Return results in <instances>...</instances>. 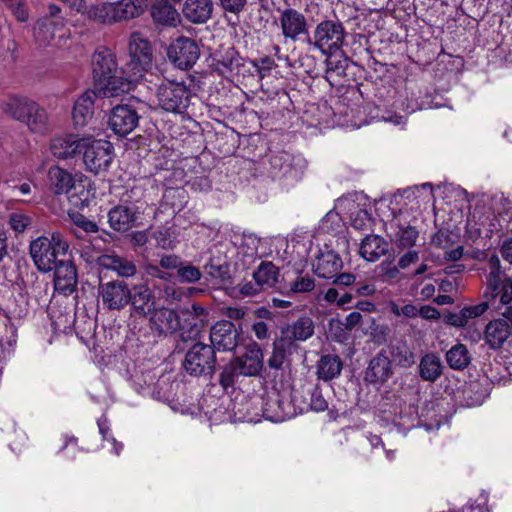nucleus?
<instances>
[{"instance_id":"nucleus-1","label":"nucleus","mask_w":512,"mask_h":512,"mask_svg":"<svg viewBox=\"0 0 512 512\" xmlns=\"http://www.w3.org/2000/svg\"><path fill=\"white\" fill-rule=\"evenodd\" d=\"M0 107L7 116L25 124L31 133L44 135L51 130L46 110L33 100L13 97Z\"/></svg>"},{"instance_id":"nucleus-2","label":"nucleus","mask_w":512,"mask_h":512,"mask_svg":"<svg viewBox=\"0 0 512 512\" xmlns=\"http://www.w3.org/2000/svg\"><path fill=\"white\" fill-rule=\"evenodd\" d=\"M69 243L60 232H53L51 238L40 236L30 243V256L40 272L53 270L57 258L66 255Z\"/></svg>"},{"instance_id":"nucleus-3","label":"nucleus","mask_w":512,"mask_h":512,"mask_svg":"<svg viewBox=\"0 0 512 512\" xmlns=\"http://www.w3.org/2000/svg\"><path fill=\"white\" fill-rule=\"evenodd\" d=\"M150 109L151 106L147 102L132 97L128 103L117 105L111 110L109 127L115 134L125 137L138 126L139 119Z\"/></svg>"},{"instance_id":"nucleus-4","label":"nucleus","mask_w":512,"mask_h":512,"mask_svg":"<svg viewBox=\"0 0 512 512\" xmlns=\"http://www.w3.org/2000/svg\"><path fill=\"white\" fill-rule=\"evenodd\" d=\"M85 169L95 175L106 172L114 157L113 145L103 139L83 138L81 147Z\"/></svg>"},{"instance_id":"nucleus-5","label":"nucleus","mask_w":512,"mask_h":512,"mask_svg":"<svg viewBox=\"0 0 512 512\" xmlns=\"http://www.w3.org/2000/svg\"><path fill=\"white\" fill-rule=\"evenodd\" d=\"M345 37L346 31L342 22L327 19L316 25L313 37L308 38V43L320 50L323 55L332 56L341 49Z\"/></svg>"},{"instance_id":"nucleus-6","label":"nucleus","mask_w":512,"mask_h":512,"mask_svg":"<svg viewBox=\"0 0 512 512\" xmlns=\"http://www.w3.org/2000/svg\"><path fill=\"white\" fill-rule=\"evenodd\" d=\"M217 364L213 347L203 342H196L187 350L183 361L184 370L191 376H209L215 373Z\"/></svg>"},{"instance_id":"nucleus-7","label":"nucleus","mask_w":512,"mask_h":512,"mask_svg":"<svg viewBox=\"0 0 512 512\" xmlns=\"http://www.w3.org/2000/svg\"><path fill=\"white\" fill-rule=\"evenodd\" d=\"M487 266L489 270L487 277L488 292L485 297L490 296L492 299L499 297L502 304L510 303L512 301V279L502 269L498 255H490L487 259Z\"/></svg>"},{"instance_id":"nucleus-8","label":"nucleus","mask_w":512,"mask_h":512,"mask_svg":"<svg viewBox=\"0 0 512 512\" xmlns=\"http://www.w3.org/2000/svg\"><path fill=\"white\" fill-rule=\"evenodd\" d=\"M156 96L165 111L182 113L189 106L191 93L183 83L167 81L158 86Z\"/></svg>"},{"instance_id":"nucleus-9","label":"nucleus","mask_w":512,"mask_h":512,"mask_svg":"<svg viewBox=\"0 0 512 512\" xmlns=\"http://www.w3.org/2000/svg\"><path fill=\"white\" fill-rule=\"evenodd\" d=\"M169 60L179 69L188 70L194 66L200 57V48L196 40L180 36L168 47Z\"/></svg>"},{"instance_id":"nucleus-10","label":"nucleus","mask_w":512,"mask_h":512,"mask_svg":"<svg viewBox=\"0 0 512 512\" xmlns=\"http://www.w3.org/2000/svg\"><path fill=\"white\" fill-rule=\"evenodd\" d=\"M61 9L50 4L47 14L40 18L34 27V37L41 46L49 45L64 28V18L60 15Z\"/></svg>"},{"instance_id":"nucleus-11","label":"nucleus","mask_w":512,"mask_h":512,"mask_svg":"<svg viewBox=\"0 0 512 512\" xmlns=\"http://www.w3.org/2000/svg\"><path fill=\"white\" fill-rule=\"evenodd\" d=\"M98 294L105 309L121 311L129 304L130 287L123 280H112L100 283Z\"/></svg>"},{"instance_id":"nucleus-12","label":"nucleus","mask_w":512,"mask_h":512,"mask_svg":"<svg viewBox=\"0 0 512 512\" xmlns=\"http://www.w3.org/2000/svg\"><path fill=\"white\" fill-rule=\"evenodd\" d=\"M129 56L130 61L127 66L134 77L141 76L152 64L151 45L138 32H134L130 37Z\"/></svg>"},{"instance_id":"nucleus-13","label":"nucleus","mask_w":512,"mask_h":512,"mask_svg":"<svg viewBox=\"0 0 512 512\" xmlns=\"http://www.w3.org/2000/svg\"><path fill=\"white\" fill-rule=\"evenodd\" d=\"M209 338L215 352H232L238 346L240 332L231 321L221 320L211 326Z\"/></svg>"},{"instance_id":"nucleus-14","label":"nucleus","mask_w":512,"mask_h":512,"mask_svg":"<svg viewBox=\"0 0 512 512\" xmlns=\"http://www.w3.org/2000/svg\"><path fill=\"white\" fill-rule=\"evenodd\" d=\"M129 304L131 314L149 316L156 308V296L147 283L135 284L130 288Z\"/></svg>"},{"instance_id":"nucleus-15","label":"nucleus","mask_w":512,"mask_h":512,"mask_svg":"<svg viewBox=\"0 0 512 512\" xmlns=\"http://www.w3.org/2000/svg\"><path fill=\"white\" fill-rule=\"evenodd\" d=\"M393 375L392 362L385 350L378 352L369 362L364 372L365 382L382 385Z\"/></svg>"},{"instance_id":"nucleus-16","label":"nucleus","mask_w":512,"mask_h":512,"mask_svg":"<svg viewBox=\"0 0 512 512\" xmlns=\"http://www.w3.org/2000/svg\"><path fill=\"white\" fill-rule=\"evenodd\" d=\"M118 63L114 53L106 48H98L92 56V74L95 84L111 78L113 73H118Z\"/></svg>"},{"instance_id":"nucleus-17","label":"nucleus","mask_w":512,"mask_h":512,"mask_svg":"<svg viewBox=\"0 0 512 512\" xmlns=\"http://www.w3.org/2000/svg\"><path fill=\"white\" fill-rule=\"evenodd\" d=\"M298 349L297 342L280 328V334L273 342L272 354L267 363L271 369L279 370L285 361Z\"/></svg>"},{"instance_id":"nucleus-18","label":"nucleus","mask_w":512,"mask_h":512,"mask_svg":"<svg viewBox=\"0 0 512 512\" xmlns=\"http://www.w3.org/2000/svg\"><path fill=\"white\" fill-rule=\"evenodd\" d=\"M149 316L150 328L158 336L173 334L180 328L179 316L172 309L165 307L155 308Z\"/></svg>"},{"instance_id":"nucleus-19","label":"nucleus","mask_w":512,"mask_h":512,"mask_svg":"<svg viewBox=\"0 0 512 512\" xmlns=\"http://www.w3.org/2000/svg\"><path fill=\"white\" fill-rule=\"evenodd\" d=\"M282 34L286 39L298 40L300 35L308 33V25L305 16L292 8L285 9L280 15Z\"/></svg>"},{"instance_id":"nucleus-20","label":"nucleus","mask_w":512,"mask_h":512,"mask_svg":"<svg viewBox=\"0 0 512 512\" xmlns=\"http://www.w3.org/2000/svg\"><path fill=\"white\" fill-rule=\"evenodd\" d=\"M96 263L103 269L115 272L121 278H131L137 273L134 261L114 253L99 255Z\"/></svg>"},{"instance_id":"nucleus-21","label":"nucleus","mask_w":512,"mask_h":512,"mask_svg":"<svg viewBox=\"0 0 512 512\" xmlns=\"http://www.w3.org/2000/svg\"><path fill=\"white\" fill-rule=\"evenodd\" d=\"M55 289L64 294L72 293L77 285V272L70 260H59L54 266Z\"/></svg>"},{"instance_id":"nucleus-22","label":"nucleus","mask_w":512,"mask_h":512,"mask_svg":"<svg viewBox=\"0 0 512 512\" xmlns=\"http://www.w3.org/2000/svg\"><path fill=\"white\" fill-rule=\"evenodd\" d=\"M511 335V326L501 317L489 321L484 329V341L492 350L501 349Z\"/></svg>"},{"instance_id":"nucleus-23","label":"nucleus","mask_w":512,"mask_h":512,"mask_svg":"<svg viewBox=\"0 0 512 512\" xmlns=\"http://www.w3.org/2000/svg\"><path fill=\"white\" fill-rule=\"evenodd\" d=\"M83 138L68 134L51 140V153L58 159H68L81 152Z\"/></svg>"},{"instance_id":"nucleus-24","label":"nucleus","mask_w":512,"mask_h":512,"mask_svg":"<svg viewBox=\"0 0 512 512\" xmlns=\"http://www.w3.org/2000/svg\"><path fill=\"white\" fill-rule=\"evenodd\" d=\"M213 8L212 0H186L182 13L191 23L202 24L212 17Z\"/></svg>"},{"instance_id":"nucleus-25","label":"nucleus","mask_w":512,"mask_h":512,"mask_svg":"<svg viewBox=\"0 0 512 512\" xmlns=\"http://www.w3.org/2000/svg\"><path fill=\"white\" fill-rule=\"evenodd\" d=\"M316 275L324 279H332L342 269L341 257L332 250L320 252L313 265Z\"/></svg>"},{"instance_id":"nucleus-26","label":"nucleus","mask_w":512,"mask_h":512,"mask_svg":"<svg viewBox=\"0 0 512 512\" xmlns=\"http://www.w3.org/2000/svg\"><path fill=\"white\" fill-rule=\"evenodd\" d=\"M235 359L239 361L245 376H256L263 368V352L256 342L247 345L245 353Z\"/></svg>"},{"instance_id":"nucleus-27","label":"nucleus","mask_w":512,"mask_h":512,"mask_svg":"<svg viewBox=\"0 0 512 512\" xmlns=\"http://www.w3.org/2000/svg\"><path fill=\"white\" fill-rule=\"evenodd\" d=\"M150 0H119L113 2L115 23L141 16L148 8Z\"/></svg>"},{"instance_id":"nucleus-28","label":"nucleus","mask_w":512,"mask_h":512,"mask_svg":"<svg viewBox=\"0 0 512 512\" xmlns=\"http://www.w3.org/2000/svg\"><path fill=\"white\" fill-rule=\"evenodd\" d=\"M136 209L125 205H119L108 213L110 227L118 232H126L133 227L137 216Z\"/></svg>"},{"instance_id":"nucleus-29","label":"nucleus","mask_w":512,"mask_h":512,"mask_svg":"<svg viewBox=\"0 0 512 512\" xmlns=\"http://www.w3.org/2000/svg\"><path fill=\"white\" fill-rule=\"evenodd\" d=\"M95 98L96 93L92 90H87L78 97L72 112L75 126L82 127L92 118Z\"/></svg>"},{"instance_id":"nucleus-30","label":"nucleus","mask_w":512,"mask_h":512,"mask_svg":"<svg viewBox=\"0 0 512 512\" xmlns=\"http://www.w3.org/2000/svg\"><path fill=\"white\" fill-rule=\"evenodd\" d=\"M316 368L318 379L328 382L340 376L343 362L338 355L325 354L318 360Z\"/></svg>"},{"instance_id":"nucleus-31","label":"nucleus","mask_w":512,"mask_h":512,"mask_svg":"<svg viewBox=\"0 0 512 512\" xmlns=\"http://www.w3.org/2000/svg\"><path fill=\"white\" fill-rule=\"evenodd\" d=\"M296 342H305L314 335L315 324L310 316H301L281 327Z\"/></svg>"},{"instance_id":"nucleus-32","label":"nucleus","mask_w":512,"mask_h":512,"mask_svg":"<svg viewBox=\"0 0 512 512\" xmlns=\"http://www.w3.org/2000/svg\"><path fill=\"white\" fill-rule=\"evenodd\" d=\"M388 251V243L378 235H368L360 245V255L370 262H375Z\"/></svg>"},{"instance_id":"nucleus-33","label":"nucleus","mask_w":512,"mask_h":512,"mask_svg":"<svg viewBox=\"0 0 512 512\" xmlns=\"http://www.w3.org/2000/svg\"><path fill=\"white\" fill-rule=\"evenodd\" d=\"M442 373L443 364L435 353H427L420 359L419 375L423 380L435 382Z\"/></svg>"},{"instance_id":"nucleus-34","label":"nucleus","mask_w":512,"mask_h":512,"mask_svg":"<svg viewBox=\"0 0 512 512\" xmlns=\"http://www.w3.org/2000/svg\"><path fill=\"white\" fill-rule=\"evenodd\" d=\"M113 9V2H102L98 4H93L89 7H87L84 3V11L78 12L85 14L90 20L102 24H113L115 23Z\"/></svg>"},{"instance_id":"nucleus-35","label":"nucleus","mask_w":512,"mask_h":512,"mask_svg":"<svg viewBox=\"0 0 512 512\" xmlns=\"http://www.w3.org/2000/svg\"><path fill=\"white\" fill-rule=\"evenodd\" d=\"M445 359L451 369L462 371L469 366L472 356L466 345L457 343L446 352Z\"/></svg>"},{"instance_id":"nucleus-36","label":"nucleus","mask_w":512,"mask_h":512,"mask_svg":"<svg viewBox=\"0 0 512 512\" xmlns=\"http://www.w3.org/2000/svg\"><path fill=\"white\" fill-rule=\"evenodd\" d=\"M105 96L116 97L130 89L131 82L118 73H113L111 78L102 80L95 84Z\"/></svg>"},{"instance_id":"nucleus-37","label":"nucleus","mask_w":512,"mask_h":512,"mask_svg":"<svg viewBox=\"0 0 512 512\" xmlns=\"http://www.w3.org/2000/svg\"><path fill=\"white\" fill-rule=\"evenodd\" d=\"M48 176L56 194L71 193L75 180L69 172L58 166H52L48 171Z\"/></svg>"},{"instance_id":"nucleus-38","label":"nucleus","mask_w":512,"mask_h":512,"mask_svg":"<svg viewBox=\"0 0 512 512\" xmlns=\"http://www.w3.org/2000/svg\"><path fill=\"white\" fill-rule=\"evenodd\" d=\"M391 228L396 229L394 239L399 247L410 248L416 244L419 232L415 227L402 224L399 220L395 219L391 222Z\"/></svg>"},{"instance_id":"nucleus-39","label":"nucleus","mask_w":512,"mask_h":512,"mask_svg":"<svg viewBox=\"0 0 512 512\" xmlns=\"http://www.w3.org/2000/svg\"><path fill=\"white\" fill-rule=\"evenodd\" d=\"M278 278L279 270L272 262H261L257 270L253 272V279L263 290L274 287Z\"/></svg>"},{"instance_id":"nucleus-40","label":"nucleus","mask_w":512,"mask_h":512,"mask_svg":"<svg viewBox=\"0 0 512 512\" xmlns=\"http://www.w3.org/2000/svg\"><path fill=\"white\" fill-rule=\"evenodd\" d=\"M151 14L154 21L163 25L176 26L180 22V15L177 10L167 3L154 5Z\"/></svg>"},{"instance_id":"nucleus-41","label":"nucleus","mask_w":512,"mask_h":512,"mask_svg":"<svg viewBox=\"0 0 512 512\" xmlns=\"http://www.w3.org/2000/svg\"><path fill=\"white\" fill-rule=\"evenodd\" d=\"M390 353L396 363L401 367H411L415 363V354L405 341H397L390 347Z\"/></svg>"},{"instance_id":"nucleus-42","label":"nucleus","mask_w":512,"mask_h":512,"mask_svg":"<svg viewBox=\"0 0 512 512\" xmlns=\"http://www.w3.org/2000/svg\"><path fill=\"white\" fill-rule=\"evenodd\" d=\"M239 376H245L239 361L235 358L225 365L220 373V385L227 389L233 387Z\"/></svg>"},{"instance_id":"nucleus-43","label":"nucleus","mask_w":512,"mask_h":512,"mask_svg":"<svg viewBox=\"0 0 512 512\" xmlns=\"http://www.w3.org/2000/svg\"><path fill=\"white\" fill-rule=\"evenodd\" d=\"M69 217L73 224L75 225V228L71 230V232L77 237V238H83L85 234L90 233H96L98 231V226L95 222L87 219L84 215L74 212L69 213Z\"/></svg>"},{"instance_id":"nucleus-44","label":"nucleus","mask_w":512,"mask_h":512,"mask_svg":"<svg viewBox=\"0 0 512 512\" xmlns=\"http://www.w3.org/2000/svg\"><path fill=\"white\" fill-rule=\"evenodd\" d=\"M89 194V190L85 188L81 180L75 181L73 187L71 188V193H69V201L75 207L87 206L89 201Z\"/></svg>"},{"instance_id":"nucleus-45","label":"nucleus","mask_w":512,"mask_h":512,"mask_svg":"<svg viewBox=\"0 0 512 512\" xmlns=\"http://www.w3.org/2000/svg\"><path fill=\"white\" fill-rule=\"evenodd\" d=\"M204 271L213 279L221 282H228L231 279L229 266L227 264H216L213 259L204 265Z\"/></svg>"},{"instance_id":"nucleus-46","label":"nucleus","mask_w":512,"mask_h":512,"mask_svg":"<svg viewBox=\"0 0 512 512\" xmlns=\"http://www.w3.org/2000/svg\"><path fill=\"white\" fill-rule=\"evenodd\" d=\"M177 276L181 282L196 283L201 279L202 273L196 266H193L190 263H182Z\"/></svg>"},{"instance_id":"nucleus-47","label":"nucleus","mask_w":512,"mask_h":512,"mask_svg":"<svg viewBox=\"0 0 512 512\" xmlns=\"http://www.w3.org/2000/svg\"><path fill=\"white\" fill-rule=\"evenodd\" d=\"M314 287L315 282L312 277L308 275L298 276L293 282H291L290 291L293 293H306L312 291Z\"/></svg>"},{"instance_id":"nucleus-48","label":"nucleus","mask_w":512,"mask_h":512,"mask_svg":"<svg viewBox=\"0 0 512 512\" xmlns=\"http://www.w3.org/2000/svg\"><path fill=\"white\" fill-rule=\"evenodd\" d=\"M186 313L189 314L190 316H192L193 318H195V322L193 323V328L192 330L195 331L196 333L199 332V324H201L202 326L204 325V323L207 321V310L199 305V304H192L191 307L189 309L186 310Z\"/></svg>"},{"instance_id":"nucleus-49","label":"nucleus","mask_w":512,"mask_h":512,"mask_svg":"<svg viewBox=\"0 0 512 512\" xmlns=\"http://www.w3.org/2000/svg\"><path fill=\"white\" fill-rule=\"evenodd\" d=\"M389 309L395 316H404L406 318H415L418 316L419 309L412 303L405 304L400 307L395 302L389 304Z\"/></svg>"},{"instance_id":"nucleus-50","label":"nucleus","mask_w":512,"mask_h":512,"mask_svg":"<svg viewBox=\"0 0 512 512\" xmlns=\"http://www.w3.org/2000/svg\"><path fill=\"white\" fill-rule=\"evenodd\" d=\"M151 238L155 241V245L162 249L172 248L171 234L168 229L159 228L151 233Z\"/></svg>"},{"instance_id":"nucleus-51","label":"nucleus","mask_w":512,"mask_h":512,"mask_svg":"<svg viewBox=\"0 0 512 512\" xmlns=\"http://www.w3.org/2000/svg\"><path fill=\"white\" fill-rule=\"evenodd\" d=\"M247 0H219V6L224 13L233 14L238 16L244 11Z\"/></svg>"},{"instance_id":"nucleus-52","label":"nucleus","mask_w":512,"mask_h":512,"mask_svg":"<svg viewBox=\"0 0 512 512\" xmlns=\"http://www.w3.org/2000/svg\"><path fill=\"white\" fill-rule=\"evenodd\" d=\"M311 402L310 407L312 410L316 412H323L328 408V402L324 398L321 389L318 386H315L311 390Z\"/></svg>"},{"instance_id":"nucleus-53","label":"nucleus","mask_w":512,"mask_h":512,"mask_svg":"<svg viewBox=\"0 0 512 512\" xmlns=\"http://www.w3.org/2000/svg\"><path fill=\"white\" fill-rule=\"evenodd\" d=\"M237 289L242 297L256 296L263 291L257 281L244 280L237 285Z\"/></svg>"},{"instance_id":"nucleus-54","label":"nucleus","mask_w":512,"mask_h":512,"mask_svg":"<svg viewBox=\"0 0 512 512\" xmlns=\"http://www.w3.org/2000/svg\"><path fill=\"white\" fill-rule=\"evenodd\" d=\"M143 269L147 276L159 280L169 281L172 277L170 273H168L167 271L160 267V263L158 265L150 262L146 263Z\"/></svg>"},{"instance_id":"nucleus-55","label":"nucleus","mask_w":512,"mask_h":512,"mask_svg":"<svg viewBox=\"0 0 512 512\" xmlns=\"http://www.w3.org/2000/svg\"><path fill=\"white\" fill-rule=\"evenodd\" d=\"M9 223L14 231L20 233L25 231V229L31 224V219L26 215L13 213L10 215Z\"/></svg>"},{"instance_id":"nucleus-56","label":"nucleus","mask_w":512,"mask_h":512,"mask_svg":"<svg viewBox=\"0 0 512 512\" xmlns=\"http://www.w3.org/2000/svg\"><path fill=\"white\" fill-rule=\"evenodd\" d=\"M330 57L331 56H328V58L326 59V72H336L338 75L344 76L346 69L348 67V59L342 58L340 60L335 61Z\"/></svg>"},{"instance_id":"nucleus-57","label":"nucleus","mask_w":512,"mask_h":512,"mask_svg":"<svg viewBox=\"0 0 512 512\" xmlns=\"http://www.w3.org/2000/svg\"><path fill=\"white\" fill-rule=\"evenodd\" d=\"M159 263L160 267L164 270H177L178 272L183 262L179 256L175 254H167L161 256Z\"/></svg>"},{"instance_id":"nucleus-58","label":"nucleus","mask_w":512,"mask_h":512,"mask_svg":"<svg viewBox=\"0 0 512 512\" xmlns=\"http://www.w3.org/2000/svg\"><path fill=\"white\" fill-rule=\"evenodd\" d=\"M489 306V301L485 300L477 305L466 306L462 309L464 310L465 315L467 316V319L469 321L470 319L483 315L488 310Z\"/></svg>"},{"instance_id":"nucleus-59","label":"nucleus","mask_w":512,"mask_h":512,"mask_svg":"<svg viewBox=\"0 0 512 512\" xmlns=\"http://www.w3.org/2000/svg\"><path fill=\"white\" fill-rule=\"evenodd\" d=\"M251 331L255 337L260 340H268L270 338V331L268 325L264 321H255L251 325Z\"/></svg>"},{"instance_id":"nucleus-60","label":"nucleus","mask_w":512,"mask_h":512,"mask_svg":"<svg viewBox=\"0 0 512 512\" xmlns=\"http://www.w3.org/2000/svg\"><path fill=\"white\" fill-rule=\"evenodd\" d=\"M215 68L222 75H226L227 73H231L234 70V59L233 58H225L215 59Z\"/></svg>"},{"instance_id":"nucleus-61","label":"nucleus","mask_w":512,"mask_h":512,"mask_svg":"<svg viewBox=\"0 0 512 512\" xmlns=\"http://www.w3.org/2000/svg\"><path fill=\"white\" fill-rule=\"evenodd\" d=\"M418 260L419 253L416 250H409L399 258L398 265L401 269H406L411 264L416 263Z\"/></svg>"},{"instance_id":"nucleus-62","label":"nucleus","mask_w":512,"mask_h":512,"mask_svg":"<svg viewBox=\"0 0 512 512\" xmlns=\"http://www.w3.org/2000/svg\"><path fill=\"white\" fill-rule=\"evenodd\" d=\"M468 322L469 321L463 309H461L459 313H453L447 317V323L454 327H464Z\"/></svg>"},{"instance_id":"nucleus-63","label":"nucleus","mask_w":512,"mask_h":512,"mask_svg":"<svg viewBox=\"0 0 512 512\" xmlns=\"http://www.w3.org/2000/svg\"><path fill=\"white\" fill-rule=\"evenodd\" d=\"M418 315L426 320H438L441 316L440 312L430 305L421 306Z\"/></svg>"},{"instance_id":"nucleus-64","label":"nucleus","mask_w":512,"mask_h":512,"mask_svg":"<svg viewBox=\"0 0 512 512\" xmlns=\"http://www.w3.org/2000/svg\"><path fill=\"white\" fill-rule=\"evenodd\" d=\"M8 5L10 6L13 14L16 16V18L19 21L25 22L28 19V13H27L25 7L23 6L21 0L14 1Z\"/></svg>"}]
</instances>
